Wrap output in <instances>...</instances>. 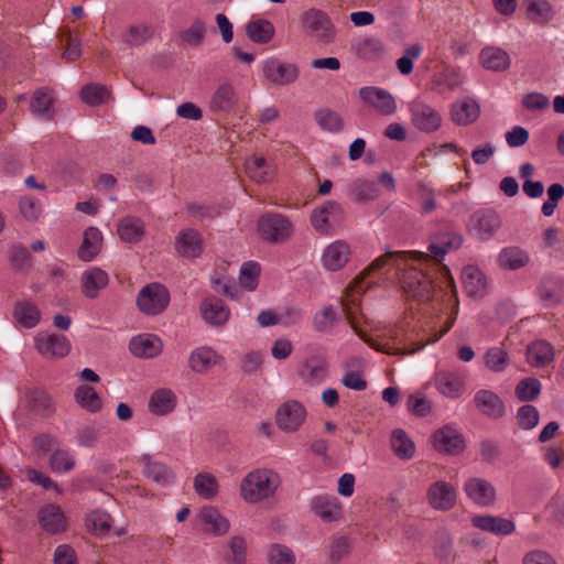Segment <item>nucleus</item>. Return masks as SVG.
Wrapping results in <instances>:
<instances>
[{"label": "nucleus", "mask_w": 564, "mask_h": 564, "mask_svg": "<svg viewBox=\"0 0 564 564\" xmlns=\"http://www.w3.org/2000/svg\"><path fill=\"white\" fill-rule=\"evenodd\" d=\"M199 517L205 525V530L215 535H224L229 531V521L214 507L203 508Z\"/></svg>", "instance_id": "obj_34"}, {"label": "nucleus", "mask_w": 564, "mask_h": 564, "mask_svg": "<svg viewBox=\"0 0 564 564\" xmlns=\"http://www.w3.org/2000/svg\"><path fill=\"white\" fill-rule=\"evenodd\" d=\"M200 313L205 322L213 326L224 325L230 315L229 308L217 297L205 299L200 304Z\"/></svg>", "instance_id": "obj_22"}, {"label": "nucleus", "mask_w": 564, "mask_h": 564, "mask_svg": "<svg viewBox=\"0 0 564 564\" xmlns=\"http://www.w3.org/2000/svg\"><path fill=\"white\" fill-rule=\"evenodd\" d=\"M176 406V397L170 389L154 391L149 400V411L154 415H166Z\"/></svg>", "instance_id": "obj_31"}, {"label": "nucleus", "mask_w": 564, "mask_h": 564, "mask_svg": "<svg viewBox=\"0 0 564 564\" xmlns=\"http://www.w3.org/2000/svg\"><path fill=\"white\" fill-rule=\"evenodd\" d=\"M34 341L36 350L45 358H63L70 350V344L64 335L40 333Z\"/></svg>", "instance_id": "obj_8"}, {"label": "nucleus", "mask_w": 564, "mask_h": 564, "mask_svg": "<svg viewBox=\"0 0 564 564\" xmlns=\"http://www.w3.org/2000/svg\"><path fill=\"white\" fill-rule=\"evenodd\" d=\"M311 510L324 522H334L340 519L343 508L337 497L318 495L311 500Z\"/></svg>", "instance_id": "obj_14"}, {"label": "nucleus", "mask_w": 564, "mask_h": 564, "mask_svg": "<svg viewBox=\"0 0 564 564\" xmlns=\"http://www.w3.org/2000/svg\"><path fill=\"white\" fill-rule=\"evenodd\" d=\"M528 18L534 23H546L552 17L547 0H524Z\"/></svg>", "instance_id": "obj_48"}, {"label": "nucleus", "mask_w": 564, "mask_h": 564, "mask_svg": "<svg viewBox=\"0 0 564 564\" xmlns=\"http://www.w3.org/2000/svg\"><path fill=\"white\" fill-rule=\"evenodd\" d=\"M500 225L501 220L492 209L478 210L470 217V230L482 240L489 239Z\"/></svg>", "instance_id": "obj_12"}, {"label": "nucleus", "mask_w": 564, "mask_h": 564, "mask_svg": "<svg viewBox=\"0 0 564 564\" xmlns=\"http://www.w3.org/2000/svg\"><path fill=\"white\" fill-rule=\"evenodd\" d=\"M435 383L437 390L449 398H457L463 391L462 380L453 373H438Z\"/></svg>", "instance_id": "obj_47"}, {"label": "nucleus", "mask_w": 564, "mask_h": 564, "mask_svg": "<svg viewBox=\"0 0 564 564\" xmlns=\"http://www.w3.org/2000/svg\"><path fill=\"white\" fill-rule=\"evenodd\" d=\"M427 499L431 507L435 510L448 511L456 505V489L446 481H436L430 486Z\"/></svg>", "instance_id": "obj_11"}, {"label": "nucleus", "mask_w": 564, "mask_h": 564, "mask_svg": "<svg viewBox=\"0 0 564 564\" xmlns=\"http://www.w3.org/2000/svg\"><path fill=\"white\" fill-rule=\"evenodd\" d=\"M80 97L89 106H97L105 102L109 97L108 89L99 84L85 85L80 90Z\"/></svg>", "instance_id": "obj_55"}, {"label": "nucleus", "mask_w": 564, "mask_h": 564, "mask_svg": "<svg viewBox=\"0 0 564 564\" xmlns=\"http://www.w3.org/2000/svg\"><path fill=\"white\" fill-rule=\"evenodd\" d=\"M274 25L265 19L252 20L246 25L248 37L258 44H267L274 36Z\"/></svg>", "instance_id": "obj_37"}, {"label": "nucleus", "mask_w": 564, "mask_h": 564, "mask_svg": "<svg viewBox=\"0 0 564 564\" xmlns=\"http://www.w3.org/2000/svg\"><path fill=\"white\" fill-rule=\"evenodd\" d=\"M14 319L25 328H33L41 318V313L36 305L29 301H19L13 308Z\"/></svg>", "instance_id": "obj_38"}, {"label": "nucleus", "mask_w": 564, "mask_h": 564, "mask_svg": "<svg viewBox=\"0 0 564 564\" xmlns=\"http://www.w3.org/2000/svg\"><path fill=\"white\" fill-rule=\"evenodd\" d=\"M349 257V246L341 240H337L325 249L323 253V264L327 270L336 271L348 262Z\"/></svg>", "instance_id": "obj_23"}, {"label": "nucleus", "mask_w": 564, "mask_h": 564, "mask_svg": "<svg viewBox=\"0 0 564 564\" xmlns=\"http://www.w3.org/2000/svg\"><path fill=\"white\" fill-rule=\"evenodd\" d=\"M281 484L278 473L269 468H258L241 480L240 495L249 503H257L274 496Z\"/></svg>", "instance_id": "obj_2"}, {"label": "nucleus", "mask_w": 564, "mask_h": 564, "mask_svg": "<svg viewBox=\"0 0 564 564\" xmlns=\"http://www.w3.org/2000/svg\"><path fill=\"white\" fill-rule=\"evenodd\" d=\"M170 303V292L161 283L144 285L138 293L137 306L145 315L155 316L165 311Z\"/></svg>", "instance_id": "obj_4"}, {"label": "nucleus", "mask_w": 564, "mask_h": 564, "mask_svg": "<svg viewBox=\"0 0 564 564\" xmlns=\"http://www.w3.org/2000/svg\"><path fill=\"white\" fill-rule=\"evenodd\" d=\"M452 120L458 126L473 123L479 116V105L470 98L455 102L451 109Z\"/></svg>", "instance_id": "obj_29"}, {"label": "nucleus", "mask_w": 564, "mask_h": 564, "mask_svg": "<svg viewBox=\"0 0 564 564\" xmlns=\"http://www.w3.org/2000/svg\"><path fill=\"white\" fill-rule=\"evenodd\" d=\"M528 361L535 367H544L554 358L553 346L546 340H535L527 348Z\"/></svg>", "instance_id": "obj_36"}, {"label": "nucleus", "mask_w": 564, "mask_h": 564, "mask_svg": "<svg viewBox=\"0 0 564 564\" xmlns=\"http://www.w3.org/2000/svg\"><path fill=\"white\" fill-rule=\"evenodd\" d=\"M112 519L109 513L104 511H93L86 517L87 529L96 535L109 533Z\"/></svg>", "instance_id": "obj_49"}, {"label": "nucleus", "mask_w": 564, "mask_h": 564, "mask_svg": "<svg viewBox=\"0 0 564 564\" xmlns=\"http://www.w3.org/2000/svg\"><path fill=\"white\" fill-rule=\"evenodd\" d=\"M485 364L491 371L501 372L509 365V355L500 347H492L485 354Z\"/></svg>", "instance_id": "obj_56"}, {"label": "nucleus", "mask_w": 564, "mask_h": 564, "mask_svg": "<svg viewBox=\"0 0 564 564\" xmlns=\"http://www.w3.org/2000/svg\"><path fill=\"white\" fill-rule=\"evenodd\" d=\"M39 522L50 533L64 531L66 528L65 517L59 507L47 505L39 511Z\"/></svg>", "instance_id": "obj_30"}, {"label": "nucleus", "mask_w": 564, "mask_h": 564, "mask_svg": "<svg viewBox=\"0 0 564 564\" xmlns=\"http://www.w3.org/2000/svg\"><path fill=\"white\" fill-rule=\"evenodd\" d=\"M62 41L66 45L62 53L63 58L67 62L77 59L82 54L80 40L76 35H73L70 31H64L62 33Z\"/></svg>", "instance_id": "obj_64"}, {"label": "nucleus", "mask_w": 564, "mask_h": 564, "mask_svg": "<svg viewBox=\"0 0 564 564\" xmlns=\"http://www.w3.org/2000/svg\"><path fill=\"white\" fill-rule=\"evenodd\" d=\"M463 237L459 234L453 231H445L431 236V243L429 251L431 257L438 263H441L444 256L453 250L460 248L463 243Z\"/></svg>", "instance_id": "obj_15"}, {"label": "nucleus", "mask_w": 564, "mask_h": 564, "mask_svg": "<svg viewBox=\"0 0 564 564\" xmlns=\"http://www.w3.org/2000/svg\"><path fill=\"white\" fill-rule=\"evenodd\" d=\"M462 281L469 296L481 297L487 289L485 274L475 265H466L462 271Z\"/></svg>", "instance_id": "obj_27"}, {"label": "nucleus", "mask_w": 564, "mask_h": 564, "mask_svg": "<svg viewBox=\"0 0 564 564\" xmlns=\"http://www.w3.org/2000/svg\"><path fill=\"white\" fill-rule=\"evenodd\" d=\"M358 57L365 61H375L383 54L381 41L373 37H364L352 45Z\"/></svg>", "instance_id": "obj_44"}, {"label": "nucleus", "mask_w": 564, "mask_h": 564, "mask_svg": "<svg viewBox=\"0 0 564 564\" xmlns=\"http://www.w3.org/2000/svg\"><path fill=\"white\" fill-rule=\"evenodd\" d=\"M246 172L257 183H265L273 178L274 170L260 156H252L246 161Z\"/></svg>", "instance_id": "obj_40"}, {"label": "nucleus", "mask_w": 564, "mask_h": 564, "mask_svg": "<svg viewBox=\"0 0 564 564\" xmlns=\"http://www.w3.org/2000/svg\"><path fill=\"white\" fill-rule=\"evenodd\" d=\"M175 250L185 258L194 259L203 252V239L200 234L193 228H187L175 237Z\"/></svg>", "instance_id": "obj_17"}, {"label": "nucleus", "mask_w": 564, "mask_h": 564, "mask_svg": "<svg viewBox=\"0 0 564 564\" xmlns=\"http://www.w3.org/2000/svg\"><path fill=\"white\" fill-rule=\"evenodd\" d=\"M74 398L83 409L90 413H97L102 409V400L91 386L80 384L77 387Z\"/></svg>", "instance_id": "obj_39"}, {"label": "nucleus", "mask_w": 564, "mask_h": 564, "mask_svg": "<svg viewBox=\"0 0 564 564\" xmlns=\"http://www.w3.org/2000/svg\"><path fill=\"white\" fill-rule=\"evenodd\" d=\"M260 265L256 262H245L240 269L239 283L249 291L258 286Z\"/></svg>", "instance_id": "obj_58"}, {"label": "nucleus", "mask_w": 564, "mask_h": 564, "mask_svg": "<svg viewBox=\"0 0 564 564\" xmlns=\"http://www.w3.org/2000/svg\"><path fill=\"white\" fill-rule=\"evenodd\" d=\"M541 392V382L533 377L524 378L514 389L516 397L522 402L535 400Z\"/></svg>", "instance_id": "obj_52"}, {"label": "nucleus", "mask_w": 564, "mask_h": 564, "mask_svg": "<svg viewBox=\"0 0 564 564\" xmlns=\"http://www.w3.org/2000/svg\"><path fill=\"white\" fill-rule=\"evenodd\" d=\"M346 365L348 368H350V370L345 372L341 378V383L351 390H365L367 388V381L362 377V360L360 358H351L347 361Z\"/></svg>", "instance_id": "obj_41"}, {"label": "nucleus", "mask_w": 564, "mask_h": 564, "mask_svg": "<svg viewBox=\"0 0 564 564\" xmlns=\"http://www.w3.org/2000/svg\"><path fill=\"white\" fill-rule=\"evenodd\" d=\"M130 351L139 358H154L162 351L163 345L154 335H139L130 341Z\"/></svg>", "instance_id": "obj_24"}, {"label": "nucleus", "mask_w": 564, "mask_h": 564, "mask_svg": "<svg viewBox=\"0 0 564 564\" xmlns=\"http://www.w3.org/2000/svg\"><path fill=\"white\" fill-rule=\"evenodd\" d=\"M263 74L272 84L285 86L299 78L300 70L293 63H283L276 58H269L263 64Z\"/></svg>", "instance_id": "obj_7"}, {"label": "nucleus", "mask_w": 564, "mask_h": 564, "mask_svg": "<svg viewBox=\"0 0 564 564\" xmlns=\"http://www.w3.org/2000/svg\"><path fill=\"white\" fill-rule=\"evenodd\" d=\"M328 375V364L326 359L318 356H311L305 359L300 369L299 376L303 382L308 384L321 383Z\"/></svg>", "instance_id": "obj_20"}, {"label": "nucleus", "mask_w": 564, "mask_h": 564, "mask_svg": "<svg viewBox=\"0 0 564 564\" xmlns=\"http://www.w3.org/2000/svg\"><path fill=\"white\" fill-rule=\"evenodd\" d=\"M422 260L423 254L419 251H387L369 264L364 274L379 270L386 265L395 268L401 272L400 284L406 299L415 300L420 305L423 276L420 265Z\"/></svg>", "instance_id": "obj_1"}, {"label": "nucleus", "mask_w": 564, "mask_h": 564, "mask_svg": "<svg viewBox=\"0 0 564 564\" xmlns=\"http://www.w3.org/2000/svg\"><path fill=\"white\" fill-rule=\"evenodd\" d=\"M259 232L270 242H281L288 239L292 231V224L280 214H268L259 219Z\"/></svg>", "instance_id": "obj_5"}, {"label": "nucleus", "mask_w": 564, "mask_h": 564, "mask_svg": "<svg viewBox=\"0 0 564 564\" xmlns=\"http://www.w3.org/2000/svg\"><path fill=\"white\" fill-rule=\"evenodd\" d=\"M50 466L53 471L67 473L74 468L75 458L68 451L56 448L51 455Z\"/></svg>", "instance_id": "obj_57"}, {"label": "nucleus", "mask_w": 564, "mask_h": 564, "mask_svg": "<svg viewBox=\"0 0 564 564\" xmlns=\"http://www.w3.org/2000/svg\"><path fill=\"white\" fill-rule=\"evenodd\" d=\"M390 443L394 455L401 459H410L415 453L413 441L401 429L392 431Z\"/></svg>", "instance_id": "obj_42"}, {"label": "nucleus", "mask_w": 564, "mask_h": 564, "mask_svg": "<svg viewBox=\"0 0 564 564\" xmlns=\"http://www.w3.org/2000/svg\"><path fill=\"white\" fill-rule=\"evenodd\" d=\"M432 443L437 452L448 455H458L465 448L463 435L449 425L437 430L432 436Z\"/></svg>", "instance_id": "obj_9"}, {"label": "nucleus", "mask_w": 564, "mask_h": 564, "mask_svg": "<svg viewBox=\"0 0 564 564\" xmlns=\"http://www.w3.org/2000/svg\"><path fill=\"white\" fill-rule=\"evenodd\" d=\"M306 415V409L301 402L289 400L279 406L275 423L282 431L291 433L300 429Z\"/></svg>", "instance_id": "obj_6"}, {"label": "nucleus", "mask_w": 564, "mask_h": 564, "mask_svg": "<svg viewBox=\"0 0 564 564\" xmlns=\"http://www.w3.org/2000/svg\"><path fill=\"white\" fill-rule=\"evenodd\" d=\"M467 497L480 507L491 506L496 500L495 487L481 478H469L464 485Z\"/></svg>", "instance_id": "obj_13"}, {"label": "nucleus", "mask_w": 564, "mask_h": 564, "mask_svg": "<svg viewBox=\"0 0 564 564\" xmlns=\"http://www.w3.org/2000/svg\"><path fill=\"white\" fill-rule=\"evenodd\" d=\"M102 235L96 227H88L84 231L82 245L77 250V257L84 261H93L101 251L102 248Z\"/></svg>", "instance_id": "obj_21"}, {"label": "nucleus", "mask_w": 564, "mask_h": 564, "mask_svg": "<svg viewBox=\"0 0 564 564\" xmlns=\"http://www.w3.org/2000/svg\"><path fill=\"white\" fill-rule=\"evenodd\" d=\"M337 319V313L333 306H326L317 312L313 319L314 328L319 333H325L332 329Z\"/></svg>", "instance_id": "obj_60"}, {"label": "nucleus", "mask_w": 564, "mask_h": 564, "mask_svg": "<svg viewBox=\"0 0 564 564\" xmlns=\"http://www.w3.org/2000/svg\"><path fill=\"white\" fill-rule=\"evenodd\" d=\"M540 413L534 405H522L517 413V423L522 430H532L539 424Z\"/></svg>", "instance_id": "obj_59"}, {"label": "nucleus", "mask_w": 564, "mask_h": 564, "mask_svg": "<svg viewBox=\"0 0 564 564\" xmlns=\"http://www.w3.org/2000/svg\"><path fill=\"white\" fill-rule=\"evenodd\" d=\"M53 91L48 88H39L32 95L30 110L34 116L50 120L53 118Z\"/></svg>", "instance_id": "obj_32"}, {"label": "nucleus", "mask_w": 564, "mask_h": 564, "mask_svg": "<svg viewBox=\"0 0 564 564\" xmlns=\"http://www.w3.org/2000/svg\"><path fill=\"white\" fill-rule=\"evenodd\" d=\"M153 36V30L150 25H131L122 34V41L129 46H140Z\"/></svg>", "instance_id": "obj_51"}, {"label": "nucleus", "mask_w": 564, "mask_h": 564, "mask_svg": "<svg viewBox=\"0 0 564 564\" xmlns=\"http://www.w3.org/2000/svg\"><path fill=\"white\" fill-rule=\"evenodd\" d=\"M186 212L199 220L214 219L220 215V208L218 206L198 203H188L186 205Z\"/></svg>", "instance_id": "obj_62"}, {"label": "nucleus", "mask_w": 564, "mask_h": 564, "mask_svg": "<svg viewBox=\"0 0 564 564\" xmlns=\"http://www.w3.org/2000/svg\"><path fill=\"white\" fill-rule=\"evenodd\" d=\"M194 489L204 499H212L218 492V482L215 476L208 473H199L194 479Z\"/></svg>", "instance_id": "obj_50"}, {"label": "nucleus", "mask_w": 564, "mask_h": 564, "mask_svg": "<svg viewBox=\"0 0 564 564\" xmlns=\"http://www.w3.org/2000/svg\"><path fill=\"white\" fill-rule=\"evenodd\" d=\"M145 476L164 486L174 479L173 471L163 463L153 462L149 456L143 457Z\"/></svg>", "instance_id": "obj_43"}, {"label": "nucleus", "mask_w": 564, "mask_h": 564, "mask_svg": "<svg viewBox=\"0 0 564 564\" xmlns=\"http://www.w3.org/2000/svg\"><path fill=\"white\" fill-rule=\"evenodd\" d=\"M220 357L214 349L199 347L191 354L188 364L193 371L204 373L216 365Z\"/></svg>", "instance_id": "obj_35"}, {"label": "nucleus", "mask_w": 564, "mask_h": 564, "mask_svg": "<svg viewBox=\"0 0 564 564\" xmlns=\"http://www.w3.org/2000/svg\"><path fill=\"white\" fill-rule=\"evenodd\" d=\"M529 262L527 252L517 247L505 248L499 254V263L508 270H518Z\"/></svg>", "instance_id": "obj_45"}, {"label": "nucleus", "mask_w": 564, "mask_h": 564, "mask_svg": "<svg viewBox=\"0 0 564 564\" xmlns=\"http://www.w3.org/2000/svg\"><path fill=\"white\" fill-rule=\"evenodd\" d=\"M474 401L477 409L489 417L499 419L505 414V404L502 400L492 391H478Z\"/></svg>", "instance_id": "obj_26"}, {"label": "nucleus", "mask_w": 564, "mask_h": 564, "mask_svg": "<svg viewBox=\"0 0 564 564\" xmlns=\"http://www.w3.org/2000/svg\"><path fill=\"white\" fill-rule=\"evenodd\" d=\"M359 97L364 102L373 107L381 115L390 116L397 110L394 98L383 88L373 86L362 87L359 90Z\"/></svg>", "instance_id": "obj_10"}, {"label": "nucleus", "mask_w": 564, "mask_h": 564, "mask_svg": "<svg viewBox=\"0 0 564 564\" xmlns=\"http://www.w3.org/2000/svg\"><path fill=\"white\" fill-rule=\"evenodd\" d=\"M343 209L336 202H326L322 207L312 212L311 223L315 230L322 234H328L332 229V221L340 218Z\"/></svg>", "instance_id": "obj_18"}, {"label": "nucleus", "mask_w": 564, "mask_h": 564, "mask_svg": "<svg viewBox=\"0 0 564 564\" xmlns=\"http://www.w3.org/2000/svg\"><path fill=\"white\" fill-rule=\"evenodd\" d=\"M11 265L17 271H24L32 265V256L23 246H13L10 251Z\"/></svg>", "instance_id": "obj_61"}, {"label": "nucleus", "mask_w": 564, "mask_h": 564, "mask_svg": "<svg viewBox=\"0 0 564 564\" xmlns=\"http://www.w3.org/2000/svg\"><path fill=\"white\" fill-rule=\"evenodd\" d=\"M269 564H294L295 555L293 551L281 544H273L268 553Z\"/></svg>", "instance_id": "obj_63"}, {"label": "nucleus", "mask_w": 564, "mask_h": 564, "mask_svg": "<svg viewBox=\"0 0 564 564\" xmlns=\"http://www.w3.org/2000/svg\"><path fill=\"white\" fill-rule=\"evenodd\" d=\"M480 64L492 72H503L511 64L510 55L502 48L487 46L479 54Z\"/></svg>", "instance_id": "obj_25"}, {"label": "nucleus", "mask_w": 564, "mask_h": 564, "mask_svg": "<svg viewBox=\"0 0 564 564\" xmlns=\"http://www.w3.org/2000/svg\"><path fill=\"white\" fill-rule=\"evenodd\" d=\"M471 525L496 535H509L516 531L512 520L491 514H477L471 518Z\"/></svg>", "instance_id": "obj_16"}, {"label": "nucleus", "mask_w": 564, "mask_h": 564, "mask_svg": "<svg viewBox=\"0 0 564 564\" xmlns=\"http://www.w3.org/2000/svg\"><path fill=\"white\" fill-rule=\"evenodd\" d=\"M238 98L236 90L231 84H221L214 93L209 107L213 111H229L237 104Z\"/></svg>", "instance_id": "obj_33"}, {"label": "nucleus", "mask_w": 564, "mask_h": 564, "mask_svg": "<svg viewBox=\"0 0 564 564\" xmlns=\"http://www.w3.org/2000/svg\"><path fill=\"white\" fill-rule=\"evenodd\" d=\"M109 283V276L106 271L98 267L90 268L83 272L80 276L82 293L87 299L98 297L101 290Z\"/></svg>", "instance_id": "obj_19"}, {"label": "nucleus", "mask_w": 564, "mask_h": 564, "mask_svg": "<svg viewBox=\"0 0 564 564\" xmlns=\"http://www.w3.org/2000/svg\"><path fill=\"white\" fill-rule=\"evenodd\" d=\"M300 21L303 32L316 42H333L336 30L326 12L311 8L302 13Z\"/></svg>", "instance_id": "obj_3"}, {"label": "nucleus", "mask_w": 564, "mask_h": 564, "mask_svg": "<svg viewBox=\"0 0 564 564\" xmlns=\"http://www.w3.org/2000/svg\"><path fill=\"white\" fill-rule=\"evenodd\" d=\"M314 117L318 126L325 131L339 132L344 129V120L341 116L332 109H318Z\"/></svg>", "instance_id": "obj_46"}, {"label": "nucleus", "mask_w": 564, "mask_h": 564, "mask_svg": "<svg viewBox=\"0 0 564 564\" xmlns=\"http://www.w3.org/2000/svg\"><path fill=\"white\" fill-rule=\"evenodd\" d=\"M228 549L227 564H247V543L242 536L236 535L230 538Z\"/></svg>", "instance_id": "obj_54"}, {"label": "nucleus", "mask_w": 564, "mask_h": 564, "mask_svg": "<svg viewBox=\"0 0 564 564\" xmlns=\"http://www.w3.org/2000/svg\"><path fill=\"white\" fill-rule=\"evenodd\" d=\"M117 232L122 241L137 243L144 236L145 226L140 218L127 216L118 223Z\"/></svg>", "instance_id": "obj_28"}, {"label": "nucleus", "mask_w": 564, "mask_h": 564, "mask_svg": "<svg viewBox=\"0 0 564 564\" xmlns=\"http://www.w3.org/2000/svg\"><path fill=\"white\" fill-rule=\"evenodd\" d=\"M350 195L354 200L362 203L375 199L379 195V189L373 182L356 180L350 186Z\"/></svg>", "instance_id": "obj_53"}]
</instances>
